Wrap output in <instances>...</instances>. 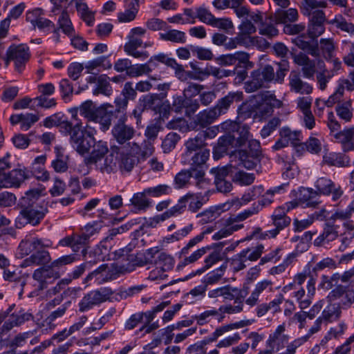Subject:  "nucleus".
I'll use <instances>...</instances> for the list:
<instances>
[{
	"mask_svg": "<svg viewBox=\"0 0 354 354\" xmlns=\"http://www.w3.org/2000/svg\"><path fill=\"white\" fill-rule=\"evenodd\" d=\"M108 266L106 264H103L97 268L94 271L90 272L84 279V283H86L88 281L95 279L97 284H101L103 282L107 281L106 277H104V272L106 270Z\"/></svg>",
	"mask_w": 354,
	"mask_h": 354,
	"instance_id": "obj_61",
	"label": "nucleus"
},
{
	"mask_svg": "<svg viewBox=\"0 0 354 354\" xmlns=\"http://www.w3.org/2000/svg\"><path fill=\"white\" fill-rule=\"evenodd\" d=\"M126 117H121L113 125L111 134L115 141L120 145L129 144V141L135 136V129L125 122Z\"/></svg>",
	"mask_w": 354,
	"mask_h": 354,
	"instance_id": "obj_12",
	"label": "nucleus"
},
{
	"mask_svg": "<svg viewBox=\"0 0 354 354\" xmlns=\"http://www.w3.org/2000/svg\"><path fill=\"white\" fill-rule=\"evenodd\" d=\"M48 212L46 205H21L20 215L26 220V223L32 225H38Z\"/></svg>",
	"mask_w": 354,
	"mask_h": 354,
	"instance_id": "obj_16",
	"label": "nucleus"
},
{
	"mask_svg": "<svg viewBox=\"0 0 354 354\" xmlns=\"http://www.w3.org/2000/svg\"><path fill=\"white\" fill-rule=\"evenodd\" d=\"M263 248L264 247L263 245H259L255 248L245 249L242 250L240 254L245 261H254L260 258L263 253Z\"/></svg>",
	"mask_w": 354,
	"mask_h": 354,
	"instance_id": "obj_59",
	"label": "nucleus"
},
{
	"mask_svg": "<svg viewBox=\"0 0 354 354\" xmlns=\"http://www.w3.org/2000/svg\"><path fill=\"white\" fill-rule=\"evenodd\" d=\"M222 259H223V256H222L221 252L220 250H214L205 259L204 267L201 270H198L196 271V274H201L205 270L209 269L214 264H215L216 263H217L219 261H221Z\"/></svg>",
	"mask_w": 354,
	"mask_h": 354,
	"instance_id": "obj_63",
	"label": "nucleus"
},
{
	"mask_svg": "<svg viewBox=\"0 0 354 354\" xmlns=\"http://www.w3.org/2000/svg\"><path fill=\"white\" fill-rule=\"evenodd\" d=\"M6 65L10 61H14L17 72L21 73L26 64L29 61L30 53L29 48L25 44L11 45L6 51Z\"/></svg>",
	"mask_w": 354,
	"mask_h": 354,
	"instance_id": "obj_8",
	"label": "nucleus"
},
{
	"mask_svg": "<svg viewBox=\"0 0 354 354\" xmlns=\"http://www.w3.org/2000/svg\"><path fill=\"white\" fill-rule=\"evenodd\" d=\"M328 24L335 26L343 32H347L351 36H354V24L347 21L341 15L335 16L333 19L328 21Z\"/></svg>",
	"mask_w": 354,
	"mask_h": 354,
	"instance_id": "obj_44",
	"label": "nucleus"
},
{
	"mask_svg": "<svg viewBox=\"0 0 354 354\" xmlns=\"http://www.w3.org/2000/svg\"><path fill=\"white\" fill-rule=\"evenodd\" d=\"M145 189L135 193L130 199V205L133 206L136 211H145L151 205V201L147 198Z\"/></svg>",
	"mask_w": 354,
	"mask_h": 354,
	"instance_id": "obj_36",
	"label": "nucleus"
},
{
	"mask_svg": "<svg viewBox=\"0 0 354 354\" xmlns=\"http://www.w3.org/2000/svg\"><path fill=\"white\" fill-rule=\"evenodd\" d=\"M258 106L256 113L261 118L270 115L274 107H279L281 102L276 98V96L270 91H265L257 95Z\"/></svg>",
	"mask_w": 354,
	"mask_h": 354,
	"instance_id": "obj_11",
	"label": "nucleus"
},
{
	"mask_svg": "<svg viewBox=\"0 0 354 354\" xmlns=\"http://www.w3.org/2000/svg\"><path fill=\"white\" fill-rule=\"evenodd\" d=\"M51 257L48 251L44 248L37 250L21 263V266L26 268L32 266H45L50 263Z\"/></svg>",
	"mask_w": 354,
	"mask_h": 354,
	"instance_id": "obj_24",
	"label": "nucleus"
},
{
	"mask_svg": "<svg viewBox=\"0 0 354 354\" xmlns=\"http://www.w3.org/2000/svg\"><path fill=\"white\" fill-rule=\"evenodd\" d=\"M84 135L87 140L90 141L91 147H93V150L90 155L85 158V163L86 165H91L97 162L99 159L105 157L109 153V147L107 142L103 140L96 141L94 136L96 133V130L91 124H86L83 127Z\"/></svg>",
	"mask_w": 354,
	"mask_h": 354,
	"instance_id": "obj_5",
	"label": "nucleus"
},
{
	"mask_svg": "<svg viewBox=\"0 0 354 354\" xmlns=\"http://www.w3.org/2000/svg\"><path fill=\"white\" fill-rule=\"evenodd\" d=\"M131 151L133 153L138 154L142 158H146L153 154L154 151V147L151 141L145 140L141 147L136 142H133L131 146Z\"/></svg>",
	"mask_w": 354,
	"mask_h": 354,
	"instance_id": "obj_43",
	"label": "nucleus"
},
{
	"mask_svg": "<svg viewBox=\"0 0 354 354\" xmlns=\"http://www.w3.org/2000/svg\"><path fill=\"white\" fill-rule=\"evenodd\" d=\"M326 210L324 209L320 210L319 212H315L308 218L303 220L295 219L293 221V225L295 227V232H301L308 226H310L314 221L315 219H321L322 220L326 217L325 216Z\"/></svg>",
	"mask_w": 354,
	"mask_h": 354,
	"instance_id": "obj_39",
	"label": "nucleus"
},
{
	"mask_svg": "<svg viewBox=\"0 0 354 354\" xmlns=\"http://www.w3.org/2000/svg\"><path fill=\"white\" fill-rule=\"evenodd\" d=\"M194 178L191 169H183L178 173L174 178V183L178 189L185 187L189 182L190 178Z\"/></svg>",
	"mask_w": 354,
	"mask_h": 354,
	"instance_id": "obj_60",
	"label": "nucleus"
},
{
	"mask_svg": "<svg viewBox=\"0 0 354 354\" xmlns=\"http://www.w3.org/2000/svg\"><path fill=\"white\" fill-rule=\"evenodd\" d=\"M209 156V149H201L196 153H189L187 156L182 158L183 163L189 165V169L192 171L194 178L198 183L201 182L204 178L205 169H207L206 162Z\"/></svg>",
	"mask_w": 354,
	"mask_h": 354,
	"instance_id": "obj_6",
	"label": "nucleus"
},
{
	"mask_svg": "<svg viewBox=\"0 0 354 354\" xmlns=\"http://www.w3.org/2000/svg\"><path fill=\"white\" fill-rule=\"evenodd\" d=\"M160 39L166 41H171L177 44H184L186 42L185 33L178 30H169L165 32L159 34Z\"/></svg>",
	"mask_w": 354,
	"mask_h": 354,
	"instance_id": "obj_42",
	"label": "nucleus"
},
{
	"mask_svg": "<svg viewBox=\"0 0 354 354\" xmlns=\"http://www.w3.org/2000/svg\"><path fill=\"white\" fill-rule=\"evenodd\" d=\"M136 158L129 153H121L119 167L121 171H130L136 165Z\"/></svg>",
	"mask_w": 354,
	"mask_h": 354,
	"instance_id": "obj_64",
	"label": "nucleus"
},
{
	"mask_svg": "<svg viewBox=\"0 0 354 354\" xmlns=\"http://www.w3.org/2000/svg\"><path fill=\"white\" fill-rule=\"evenodd\" d=\"M306 36L304 34L299 35L295 38L292 39V42L297 46L299 49L306 51L309 55L313 57H318L320 55L318 44H310V41L305 39Z\"/></svg>",
	"mask_w": 354,
	"mask_h": 354,
	"instance_id": "obj_31",
	"label": "nucleus"
},
{
	"mask_svg": "<svg viewBox=\"0 0 354 354\" xmlns=\"http://www.w3.org/2000/svg\"><path fill=\"white\" fill-rule=\"evenodd\" d=\"M319 71H317L316 80L321 90H324L328 81L334 76L330 71H328L325 66L322 60L317 61Z\"/></svg>",
	"mask_w": 354,
	"mask_h": 354,
	"instance_id": "obj_37",
	"label": "nucleus"
},
{
	"mask_svg": "<svg viewBox=\"0 0 354 354\" xmlns=\"http://www.w3.org/2000/svg\"><path fill=\"white\" fill-rule=\"evenodd\" d=\"M29 176V171L26 169H13L5 174H0V187H19Z\"/></svg>",
	"mask_w": 354,
	"mask_h": 354,
	"instance_id": "obj_18",
	"label": "nucleus"
},
{
	"mask_svg": "<svg viewBox=\"0 0 354 354\" xmlns=\"http://www.w3.org/2000/svg\"><path fill=\"white\" fill-rule=\"evenodd\" d=\"M243 99V93L241 91L230 92L225 96L219 99L214 109L216 111V113L219 117L222 115L225 114L229 110L231 105L234 102H239Z\"/></svg>",
	"mask_w": 354,
	"mask_h": 354,
	"instance_id": "obj_23",
	"label": "nucleus"
},
{
	"mask_svg": "<svg viewBox=\"0 0 354 354\" xmlns=\"http://www.w3.org/2000/svg\"><path fill=\"white\" fill-rule=\"evenodd\" d=\"M70 302H67L59 306L55 310L51 312L49 315L43 321L42 326L46 330H53L57 325V319L65 314Z\"/></svg>",
	"mask_w": 354,
	"mask_h": 354,
	"instance_id": "obj_30",
	"label": "nucleus"
},
{
	"mask_svg": "<svg viewBox=\"0 0 354 354\" xmlns=\"http://www.w3.org/2000/svg\"><path fill=\"white\" fill-rule=\"evenodd\" d=\"M293 62L301 67L302 75L305 78L314 79L317 73L316 61L310 59L306 54L299 52L297 54H292Z\"/></svg>",
	"mask_w": 354,
	"mask_h": 354,
	"instance_id": "obj_17",
	"label": "nucleus"
},
{
	"mask_svg": "<svg viewBox=\"0 0 354 354\" xmlns=\"http://www.w3.org/2000/svg\"><path fill=\"white\" fill-rule=\"evenodd\" d=\"M183 203L185 205V208L186 205L188 204L189 209L192 212H196L203 205V203L201 200V196L198 194H187L184 196L181 197Z\"/></svg>",
	"mask_w": 354,
	"mask_h": 354,
	"instance_id": "obj_48",
	"label": "nucleus"
},
{
	"mask_svg": "<svg viewBox=\"0 0 354 354\" xmlns=\"http://www.w3.org/2000/svg\"><path fill=\"white\" fill-rule=\"evenodd\" d=\"M250 80L244 83V89L246 93L254 92L264 86V81L259 71L254 70L250 73Z\"/></svg>",
	"mask_w": 354,
	"mask_h": 354,
	"instance_id": "obj_38",
	"label": "nucleus"
},
{
	"mask_svg": "<svg viewBox=\"0 0 354 354\" xmlns=\"http://www.w3.org/2000/svg\"><path fill=\"white\" fill-rule=\"evenodd\" d=\"M113 110V106L109 103L101 104L95 111L91 122L98 124L102 131H106L111 126L113 118H115Z\"/></svg>",
	"mask_w": 354,
	"mask_h": 354,
	"instance_id": "obj_14",
	"label": "nucleus"
},
{
	"mask_svg": "<svg viewBox=\"0 0 354 354\" xmlns=\"http://www.w3.org/2000/svg\"><path fill=\"white\" fill-rule=\"evenodd\" d=\"M338 232L334 225L326 223L323 232L314 241V245L322 246L337 239Z\"/></svg>",
	"mask_w": 354,
	"mask_h": 354,
	"instance_id": "obj_34",
	"label": "nucleus"
},
{
	"mask_svg": "<svg viewBox=\"0 0 354 354\" xmlns=\"http://www.w3.org/2000/svg\"><path fill=\"white\" fill-rule=\"evenodd\" d=\"M59 271L53 269L50 265L43 266L35 270L32 274V279L35 281L34 286L39 290H44L48 287L49 283L59 278Z\"/></svg>",
	"mask_w": 354,
	"mask_h": 354,
	"instance_id": "obj_10",
	"label": "nucleus"
},
{
	"mask_svg": "<svg viewBox=\"0 0 354 354\" xmlns=\"http://www.w3.org/2000/svg\"><path fill=\"white\" fill-rule=\"evenodd\" d=\"M320 50L326 60L331 59L335 50V44L333 39H321L319 41Z\"/></svg>",
	"mask_w": 354,
	"mask_h": 354,
	"instance_id": "obj_54",
	"label": "nucleus"
},
{
	"mask_svg": "<svg viewBox=\"0 0 354 354\" xmlns=\"http://www.w3.org/2000/svg\"><path fill=\"white\" fill-rule=\"evenodd\" d=\"M219 60L221 64L224 66L234 65L238 62V64L236 66H239V68L241 67V64L243 68H252L254 67V63L250 61V55L243 51L223 55L220 57Z\"/></svg>",
	"mask_w": 354,
	"mask_h": 354,
	"instance_id": "obj_20",
	"label": "nucleus"
},
{
	"mask_svg": "<svg viewBox=\"0 0 354 354\" xmlns=\"http://www.w3.org/2000/svg\"><path fill=\"white\" fill-rule=\"evenodd\" d=\"M97 170L103 174H110L116 171L117 169V157L110 153L105 157L99 159L97 162L93 163Z\"/></svg>",
	"mask_w": 354,
	"mask_h": 354,
	"instance_id": "obj_27",
	"label": "nucleus"
},
{
	"mask_svg": "<svg viewBox=\"0 0 354 354\" xmlns=\"http://www.w3.org/2000/svg\"><path fill=\"white\" fill-rule=\"evenodd\" d=\"M41 189H32L27 191L25 196L21 199V205H46L44 201L41 203L38 202V200L41 196Z\"/></svg>",
	"mask_w": 354,
	"mask_h": 354,
	"instance_id": "obj_47",
	"label": "nucleus"
},
{
	"mask_svg": "<svg viewBox=\"0 0 354 354\" xmlns=\"http://www.w3.org/2000/svg\"><path fill=\"white\" fill-rule=\"evenodd\" d=\"M277 64L278 68L276 71L274 68L269 64L257 69V71L260 72V75L264 82H274L278 84H282L284 82L286 72L289 70V62L286 60H282Z\"/></svg>",
	"mask_w": 354,
	"mask_h": 354,
	"instance_id": "obj_9",
	"label": "nucleus"
},
{
	"mask_svg": "<svg viewBox=\"0 0 354 354\" xmlns=\"http://www.w3.org/2000/svg\"><path fill=\"white\" fill-rule=\"evenodd\" d=\"M209 249V247H203L194 251L189 256L185 255V258L180 262L178 267H185L189 264L195 263L205 255Z\"/></svg>",
	"mask_w": 354,
	"mask_h": 354,
	"instance_id": "obj_57",
	"label": "nucleus"
},
{
	"mask_svg": "<svg viewBox=\"0 0 354 354\" xmlns=\"http://www.w3.org/2000/svg\"><path fill=\"white\" fill-rule=\"evenodd\" d=\"M153 59H156L158 62L162 63L169 67H171L175 70L176 75L180 80H183L185 79V69L183 66L178 64L175 59L169 57L164 53H160L157 55L153 56Z\"/></svg>",
	"mask_w": 354,
	"mask_h": 354,
	"instance_id": "obj_35",
	"label": "nucleus"
},
{
	"mask_svg": "<svg viewBox=\"0 0 354 354\" xmlns=\"http://www.w3.org/2000/svg\"><path fill=\"white\" fill-rule=\"evenodd\" d=\"M75 6L81 19L85 21L88 26H93L95 20L94 13L89 10L87 4L76 1Z\"/></svg>",
	"mask_w": 354,
	"mask_h": 354,
	"instance_id": "obj_46",
	"label": "nucleus"
},
{
	"mask_svg": "<svg viewBox=\"0 0 354 354\" xmlns=\"http://www.w3.org/2000/svg\"><path fill=\"white\" fill-rule=\"evenodd\" d=\"M180 136L177 133H169L162 140L161 147L165 153H169L175 147L180 140Z\"/></svg>",
	"mask_w": 354,
	"mask_h": 354,
	"instance_id": "obj_55",
	"label": "nucleus"
},
{
	"mask_svg": "<svg viewBox=\"0 0 354 354\" xmlns=\"http://www.w3.org/2000/svg\"><path fill=\"white\" fill-rule=\"evenodd\" d=\"M322 163L328 166L347 167L351 166V159L344 153L329 152L323 156Z\"/></svg>",
	"mask_w": 354,
	"mask_h": 354,
	"instance_id": "obj_25",
	"label": "nucleus"
},
{
	"mask_svg": "<svg viewBox=\"0 0 354 354\" xmlns=\"http://www.w3.org/2000/svg\"><path fill=\"white\" fill-rule=\"evenodd\" d=\"M199 103L196 100L189 99L183 95H175L172 97L171 102L167 101L162 104L160 109V113L163 118L167 116L168 110H171L177 113L183 111L185 116H192L199 109Z\"/></svg>",
	"mask_w": 354,
	"mask_h": 354,
	"instance_id": "obj_4",
	"label": "nucleus"
},
{
	"mask_svg": "<svg viewBox=\"0 0 354 354\" xmlns=\"http://www.w3.org/2000/svg\"><path fill=\"white\" fill-rule=\"evenodd\" d=\"M113 89L108 77L106 75H100L97 77L96 88L93 90L94 95L102 94L105 96H110Z\"/></svg>",
	"mask_w": 354,
	"mask_h": 354,
	"instance_id": "obj_45",
	"label": "nucleus"
},
{
	"mask_svg": "<svg viewBox=\"0 0 354 354\" xmlns=\"http://www.w3.org/2000/svg\"><path fill=\"white\" fill-rule=\"evenodd\" d=\"M288 80L290 91L292 93L300 95H309L313 92V86L304 81L301 74L296 71L290 72Z\"/></svg>",
	"mask_w": 354,
	"mask_h": 354,
	"instance_id": "obj_21",
	"label": "nucleus"
},
{
	"mask_svg": "<svg viewBox=\"0 0 354 354\" xmlns=\"http://www.w3.org/2000/svg\"><path fill=\"white\" fill-rule=\"evenodd\" d=\"M272 220L275 228L268 231L266 234L267 236H270L272 238L276 237V236L279 233L280 231H281L282 230H283L285 227L290 225L291 221L290 217L277 218H273Z\"/></svg>",
	"mask_w": 354,
	"mask_h": 354,
	"instance_id": "obj_56",
	"label": "nucleus"
},
{
	"mask_svg": "<svg viewBox=\"0 0 354 354\" xmlns=\"http://www.w3.org/2000/svg\"><path fill=\"white\" fill-rule=\"evenodd\" d=\"M259 162V156L250 154L245 150H235L230 154V167L234 168L243 167L248 169H252L256 167Z\"/></svg>",
	"mask_w": 354,
	"mask_h": 354,
	"instance_id": "obj_13",
	"label": "nucleus"
},
{
	"mask_svg": "<svg viewBox=\"0 0 354 354\" xmlns=\"http://www.w3.org/2000/svg\"><path fill=\"white\" fill-rule=\"evenodd\" d=\"M255 176L254 174L247 173L243 171H238L232 176L234 183L241 186H248L253 183Z\"/></svg>",
	"mask_w": 354,
	"mask_h": 354,
	"instance_id": "obj_51",
	"label": "nucleus"
},
{
	"mask_svg": "<svg viewBox=\"0 0 354 354\" xmlns=\"http://www.w3.org/2000/svg\"><path fill=\"white\" fill-rule=\"evenodd\" d=\"M239 147L235 136L230 134L225 135L221 137L218 140L217 145L214 147L213 151V156L214 159H219L225 154H232L235 151L232 149Z\"/></svg>",
	"mask_w": 354,
	"mask_h": 354,
	"instance_id": "obj_19",
	"label": "nucleus"
},
{
	"mask_svg": "<svg viewBox=\"0 0 354 354\" xmlns=\"http://www.w3.org/2000/svg\"><path fill=\"white\" fill-rule=\"evenodd\" d=\"M284 325H279L277 326L275 331L270 335L268 339V344L269 347H274L277 346L278 350L280 348L284 347L285 344L288 343L289 339L288 336L284 334Z\"/></svg>",
	"mask_w": 354,
	"mask_h": 354,
	"instance_id": "obj_33",
	"label": "nucleus"
},
{
	"mask_svg": "<svg viewBox=\"0 0 354 354\" xmlns=\"http://www.w3.org/2000/svg\"><path fill=\"white\" fill-rule=\"evenodd\" d=\"M205 145L204 140L198 135L194 138L189 139L185 144V151L182 154V158L187 156L189 153H196L201 149H207L204 147Z\"/></svg>",
	"mask_w": 354,
	"mask_h": 354,
	"instance_id": "obj_40",
	"label": "nucleus"
},
{
	"mask_svg": "<svg viewBox=\"0 0 354 354\" xmlns=\"http://www.w3.org/2000/svg\"><path fill=\"white\" fill-rule=\"evenodd\" d=\"M147 32V30L142 27H136L130 30L127 36L128 42L125 44L133 46H142L143 41L141 39Z\"/></svg>",
	"mask_w": 354,
	"mask_h": 354,
	"instance_id": "obj_49",
	"label": "nucleus"
},
{
	"mask_svg": "<svg viewBox=\"0 0 354 354\" xmlns=\"http://www.w3.org/2000/svg\"><path fill=\"white\" fill-rule=\"evenodd\" d=\"M337 115L346 122H348L353 118L351 103L349 101L339 102L335 107Z\"/></svg>",
	"mask_w": 354,
	"mask_h": 354,
	"instance_id": "obj_50",
	"label": "nucleus"
},
{
	"mask_svg": "<svg viewBox=\"0 0 354 354\" xmlns=\"http://www.w3.org/2000/svg\"><path fill=\"white\" fill-rule=\"evenodd\" d=\"M341 313V308L338 304H330L324 309L319 317L324 322H333L339 318Z\"/></svg>",
	"mask_w": 354,
	"mask_h": 354,
	"instance_id": "obj_41",
	"label": "nucleus"
},
{
	"mask_svg": "<svg viewBox=\"0 0 354 354\" xmlns=\"http://www.w3.org/2000/svg\"><path fill=\"white\" fill-rule=\"evenodd\" d=\"M113 293L109 288H101L88 292L80 301L79 310L83 313L91 310L94 306L108 300Z\"/></svg>",
	"mask_w": 354,
	"mask_h": 354,
	"instance_id": "obj_7",
	"label": "nucleus"
},
{
	"mask_svg": "<svg viewBox=\"0 0 354 354\" xmlns=\"http://www.w3.org/2000/svg\"><path fill=\"white\" fill-rule=\"evenodd\" d=\"M97 108L91 100H87L83 102L77 109L80 111V115L88 120L87 124H90Z\"/></svg>",
	"mask_w": 354,
	"mask_h": 354,
	"instance_id": "obj_53",
	"label": "nucleus"
},
{
	"mask_svg": "<svg viewBox=\"0 0 354 354\" xmlns=\"http://www.w3.org/2000/svg\"><path fill=\"white\" fill-rule=\"evenodd\" d=\"M327 126L330 135L341 144L344 152L354 151V127L340 130L341 125L333 112L328 113Z\"/></svg>",
	"mask_w": 354,
	"mask_h": 354,
	"instance_id": "obj_3",
	"label": "nucleus"
},
{
	"mask_svg": "<svg viewBox=\"0 0 354 354\" xmlns=\"http://www.w3.org/2000/svg\"><path fill=\"white\" fill-rule=\"evenodd\" d=\"M219 115L216 111L212 107L210 109H205L200 111L194 119V124L195 127H199L201 128H205L212 123H213Z\"/></svg>",
	"mask_w": 354,
	"mask_h": 354,
	"instance_id": "obj_26",
	"label": "nucleus"
},
{
	"mask_svg": "<svg viewBox=\"0 0 354 354\" xmlns=\"http://www.w3.org/2000/svg\"><path fill=\"white\" fill-rule=\"evenodd\" d=\"M245 295H240L234 300V305H226L220 307L219 310L224 313L227 314H236L239 313L243 310V301Z\"/></svg>",
	"mask_w": 354,
	"mask_h": 354,
	"instance_id": "obj_58",
	"label": "nucleus"
},
{
	"mask_svg": "<svg viewBox=\"0 0 354 354\" xmlns=\"http://www.w3.org/2000/svg\"><path fill=\"white\" fill-rule=\"evenodd\" d=\"M298 11L295 8L283 10L277 9L274 14V20L276 24H283L284 26L289 23H293L298 19Z\"/></svg>",
	"mask_w": 354,
	"mask_h": 354,
	"instance_id": "obj_29",
	"label": "nucleus"
},
{
	"mask_svg": "<svg viewBox=\"0 0 354 354\" xmlns=\"http://www.w3.org/2000/svg\"><path fill=\"white\" fill-rule=\"evenodd\" d=\"M308 294L306 295L305 290L301 288L294 292V296L299 302V306L301 309H305L309 307L311 304V297L314 295L315 292V281L313 278L308 282Z\"/></svg>",
	"mask_w": 354,
	"mask_h": 354,
	"instance_id": "obj_28",
	"label": "nucleus"
},
{
	"mask_svg": "<svg viewBox=\"0 0 354 354\" xmlns=\"http://www.w3.org/2000/svg\"><path fill=\"white\" fill-rule=\"evenodd\" d=\"M154 263L156 268L150 272L149 278L151 280L163 279L167 277L165 272L173 268L174 259L165 252H160L158 254Z\"/></svg>",
	"mask_w": 354,
	"mask_h": 354,
	"instance_id": "obj_15",
	"label": "nucleus"
},
{
	"mask_svg": "<svg viewBox=\"0 0 354 354\" xmlns=\"http://www.w3.org/2000/svg\"><path fill=\"white\" fill-rule=\"evenodd\" d=\"M145 189V193L147 194L149 196L153 198H158L163 195L169 194L171 191V187L165 184H161L157 186L147 187Z\"/></svg>",
	"mask_w": 354,
	"mask_h": 354,
	"instance_id": "obj_62",
	"label": "nucleus"
},
{
	"mask_svg": "<svg viewBox=\"0 0 354 354\" xmlns=\"http://www.w3.org/2000/svg\"><path fill=\"white\" fill-rule=\"evenodd\" d=\"M315 186L316 190L312 188H301L300 189L301 194L302 195L300 201L306 202L308 207H315L319 203L317 201H313V198L317 196L322 194L329 196L331 194L333 200L335 201L343 194V190L341 187L328 178H319L316 180Z\"/></svg>",
	"mask_w": 354,
	"mask_h": 354,
	"instance_id": "obj_2",
	"label": "nucleus"
},
{
	"mask_svg": "<svg viewBox=\"0 0 354 354\" xmlns=\"http://www.w3.org/2000/svg\"><path fill=\"white\" fill-rule=\"evenodd\" d=\"M273 283L268 279H264L257 282L254 288L251 292L250 297L245 300L246 304L250 306H254L257 304L259 295L267 288L272 290Z\"/></svg>",
	"mask_w": 354,
	"mask_h": 354,
	"instance_id": "obj_32",
	"label": "nucleus"
},
{
	"mask_svg": "<svg viewBox=\"0 0 354 354\" xmlns=\"http://www.w3.org/2000/svg\"><path fill=\"white\" fill-rule=\"evenodd\" d=\"M75 122L68 121L63 115L55 114L44 120V125L50 128L57 127L64 136H69V142L73 149L79 154L84 155L89 152L91 143L84 135L82 122L77 118V113L73 114Z\"/></svg>",
	"mask_w": 354,
	"mask_h": 354,
	"instance_id": "obj_1",
	"label": "nucleus"
},
{
	"mask_svg": "<svg viewBox=\"0 0 354 354\" xmlns=\"http://www.w3.org/2000/svg\"><path fill=\"white\" fill-rule=\"evenodd\" d=\"M46 247H48V245H46L41 239L31 236H26L19 245L17 254L20 258H24L37 250Z\"/></svg>",
	"mask_w": 354,
	"mask_h": 354,
	"instance_id": "obj_22",
	"label": "nucleus"
},
{
	"mask_svg": "<svg viewBox=\"0 0 354 354\" xmlns=\"http://www.w3.org/2000/svg\"><path fill=\"white\" fill-rule=\"evenodd\" d=\"M232 128H236V133L238 137H236V140L239 147L245 144L250 139V133L249 131V127L247 125H239L237 123H232Z\"/></svg>",
	"mask_w": 354,
	"mask_h": 354,
	"instance_id": "obj_52",
	"label": "nucleus"
}]
</instances>
